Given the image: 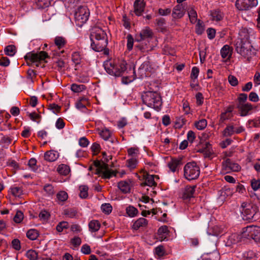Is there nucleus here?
I'll list each match as a JSON object with an SVG mask.
<instances>
[{
    "label": "nucleus",
    "mask_w": 260,
    "mask_h": 260,
    "mask_svg": "<svg viewBox=\"0 0 260 260\" xmlns=\"http://www.w3.org/2000/svg\"><path fill=\"white\" fill-rule=\"evenodd\" d=\"M240 38L238 39H242L243 41H248L249 39V34L248 29L244 28L241 29L239 33Z\"/></svg>",
    "instance_id": "46"
},
{
    "label": "nucleus",
    "mask_w": 260,
    "mask_h": 260,
    "mask_svg": "<svg viewBox=\"0 0 260 260\" xmlns=\"http://www.w3.org/2000/svg\"><path fill=\"white\" fill-rule=\"evenodd\" d=\"M101 210L106 214H109L112 210V207L110 204H104L101 206Z\"/></svg>",
    "instance_id": "57"
},
{
    "label": "nucleus",
    "mask_w": 260,
    "mask_h": 260,
    "mask_svg": "<svg viewBox=\"0 0 260 260\" xmlns=\"http://www.w3.org/2000/svg\"><path fill=\"white\" fill-rule=\"evenodd\" d=\"M186 123V120L183 117H179L176 119L175 127L177 128H181Z\"/></svg>",
    "instance_id": "54"
},
{
    "label": "nucleus",
    "mask_w": 260,
    "mask_h": 260,
    "mask_svg": "<svg viewBox=\"0 0 260 260\" xmlns=\"http://www.w3.org/2000/svg\"><path fill=\"white\" fill-rule=\"evenodd\" d=\"M4 52L6 55L13 56L16 53V47L14 45H9L5 48Z\"/></svg>",
    "instance_id": "43"
},
{
    "label": "nucleus",
    "mask_w": 260,
    "mask_h": 260,
    "mask_svg": "<svg viewBox=\"0 0 260 260\" xmlns=\"http://www.w3.org/2000/svg\"><path fill=\"white\" fill-rule=\"evenodd\" d=\"M188 15L191 23L194 24L198 21L197 12L192 8L188 9Z\"/></svg>",
    "instance_id": "34"
},
{
    "label": "nucleus",
    "mask_w": 260,
    "mask_h": 260,
    "mask_svg": "<svg viewBox=\"0 0 260 260\" xmlns=\"http://www.w3.org/2000/svg\"><path fill=\"white\" fill-rule=\"evenodd\" d=\"M235 46L237 52L249 60L256 54L257 50L252 47L249 41L237 39Z\"/></svg>",
    "instance_id": "3"
},
{
    "label": "nucleus",
    "mask_w": 260,
    "mask_h": 260,
    "mask_svg": "<svg viewBox=\"0 0 260 260\" xmlns=\"http://www.w3.org/2000/svg\"><path fill=\"white\" fill-rule=\"evenodd\" d=\"M54 44L59 49H61L67 44V40L62 37L57 36L54 39Z\"/></svg>",
    "instance_id": "33"
},
{
    "label": "nucleus",
    "mask_w": 260,
    "mask_h": 260,
    "mask_svg": "<svg viewBox=\"0 0 260 260\" xmlns=\"http://www.w3.org/2000/svg\"><path fill=\"white\" fill-rule=\"evenodd\" d=\"M91 47L96 52L104 51L105 54H108L109 50L106 49L108 39L106 33L102 28L95 27L92 29L90 36Z\"/></svg>",
    "instance_id": "2"
},
{
    "label": "nucleus",
    "mask_w": 260,
    "mask_h": 260,
    "mask_svg": "<svg viewBox=\"0 0 260 260\" xmlns=\"http://www.w3.org/2000/svg\"><path fill=\"white\" fill-rule=\"evenodd\" d=\"M247 236L256 241H260V227L256 226H249L246 228L244 236Z\"/></svg>",
    "instance_id": "11"
},
{
    "label": "nucleus",
    "mask_w": 260,
    "mask_h": 260,
    "mask_svg": "<svg viewBox=\"0 0 260 260\" xmlns=\"http://www.w3.org/2000/svg\"><path fill=\"white\" fill-rule=\"evenodd\" d=\"M58 201L61 202L66 201L68 198V193L64 191H60L56 195Z\"/></svg>",
    "instance_id": "52"
},
{
    "label": "nucleus",
    "mask_w": 260,
    "mask_h": 260,
    "mask_svg": "<svg viewBox=\"0 0 260 260\" xmlns=\"http://www.w3.org/2000/svg\"><path fill=\"white\" fill-rule=\"evenodd\" d=\"M241 239L242 236L241 235L237 233L232 234L229 236L226 244L227 246H231V245L235 244L241 241Z\"/></svg>",
    "instance_id": "24"
},
{
    "label": "nucleus",
    "mask_w": 260,
    "mask_h": 260,
    "mask_svg": "<svg viewBox=\"0 0 260 260\" xmlns=\"http://www.w3.org/2000/svg\"><path fill=\"white\" fill-rule=\"evenodd\" d=\"M26 257L30 260H36L38 258V253L34 250H29L26 253Z\"/></svg>",
    "instance_id": "51"
},
{
    "label": "nucleus",
    "mask_w": 260,
    "mask_h": 260,
    "mask_svg": "<svg viewBox=\"0 0 260 260\" xmlns=\"http://www.w3.org/2000/svg\"><path fill=\"white\" fill-rule=\"evenodd\" d=\"M211 16L212 19L216 21H220L223 18L222 13L218 10L213 11L211 14Z\"/></svg>",
    "instance_id": "48"
},
{
    "label": "nucleus",
    "mask_w": 260,
    "mask_h": 260,
    "mask_svg": "<svg viewBox=\"0 0 260 260\" xmlns=\"http://www.w3.org/2000/svg\"><path fill=\"white\" fill-rule=\"evenodd\" d=\"M181 160L177 158H172L171 160L168 162V166L170 170L175 172L177 170L178 166L180 165Z\"/></svg>",
    "instance_id": "29"
},
{
    "label": "nucleus",
    "mask_w": 260,
    "mask_h": 260,
    "mask_svg": "<svg viewBox=\"0 0 260 260\" xmlns=\"http://www.w3.org/2000/svg\"><path fill=\"white\" fill-rule=\"evenodd\" d=\"M155 254L159 257H161L164 255L165 251L162 246L160 245L156 247L155 248Z\"/></svg>",
    "instance_id": "59"
},
{
    "label": "nucleus",
    "mask_w": 260,
    "mask_h": 260,
    "mask_svg": "<svg viewBox=\"0 0 260 260\" xmlns=\"http://www.w3.org/2000/svg\"><path fill=\"white\" fill-rule=\"evenodd\" d=\"M44 159L49 162L55 161L59 157V153L55 150H50L44 153Z\"/></svg>",
    "instance_id": "21"
},
{
    "label": "nucleus",
    "mask_w": 260,
    "mask_h": 260,
    "mask_svg": "<svg viewBox=\"0 0 260 260\" xmlns=\"http://www.w3.org/2000/svg\"><path fill=\"white\" fill-rule=\"evenodd\" d=\"M94 166L96 168L95 174H100V171H101L105 167H106L107 164L104 162H101L99 160H95L93 162Z\"/></svg>",
    "instance_id": "47"
},
{
    "label": "nucleus",
    "mask_w": 260,
    "mask_h": 260,
    "mask_svg": "<svg viewBox=\"0 0 260 260\" xmlns=\"http://www.w3.org/2000/svg\"><path fill=\"white\" fill-rule=\"evenodd\" d=\"M196 103L197 105L201 106L204 103V96L201 92H198L196 95Z\"/></svg>",
    "instance_id": "62"
},
{
    "label": "nucleus",
    "mask_w": 260,
    "mask_h": 260,
    "mask_svg": "<svg viewBox=\"0 0 260 260\" xmlns=\"http://www.w3.org/2000/svg\"><path fill=\"white\" fill-rule=\"evenodd\" d=\"M89 105L88 99L85 97L80 98L76 103V107L81 111H85L86 109V107Z\"/></svg>",
    "instance_id": "22"
},
{
    "label": "nucleus",
    "mask_w": 260,
    "mask_h": 260,
    "mask_svg": "<svg viewBox=\"0 0 260 260\" xmlns=\"http://www.w3.org/2000/svg\"><path fill=\"white\" fill-rule=\"evenodd\" d=\"M118 187L123 193H128L131 189V182L129 181H121L118 183Z\"/></svg>",
    "instance_id": "25"
},
{
    "label": "nucleus",
    "mask_w": 260,
    "mask_h": 260,
    "mask_svg": "<svg viewBox=\"0 0 260 260\" xmlns=\"http://www.w3.org/2000/svg\"><path fill=\"white\" fill-rule=\"evenodd\" d=\"M232 110L231 108L226 109L225 112L222 113L220 115L219 121L221 123L224 122L225 120H228L232 117L231 112Z\"/></svg>",
    "instance_id": "36"
},
{
    "label": "nucleus",
    "mask_w": 260,
    "mask_h": 260,
    "mask_svg": "<svg viewBox=\"0 0 260 260\" xmlns=\"http://www.w3.org/2000/svg\"><path fill=\"white\" fill-rule=\"evenodd\" d=\"M49 57L48 54L45 51H40L38 53L34 52L27 53L24 58L26 60H29L32 62H37L44 60Z\"/></svg>",
    "instance_id": "8"
},
{
    "label": "nucleus",
    "mask_w": 260,
    "mask_h": 260,
    "mask_svg": "<svg viewBox=\"0 0 260 260\" xmlns=\"http://www.w3.org/2000/svg\"><path fill=\"white\" fill-rule=\"evenodd\" d=\"M139 154L140 150L137 147H131L127 149V155L130 158L138 159Z\"/></svg>",
    "instance_id": "32"
},
{
    "label": "nucleus",
    "mask_w": 260,
    "mask_h": 260,
    "mask_svg": "<svg viewBox=\"0 0 260 260\" xmlns=\"http://www.w3.org/2000/svg\"><path fill=\"white\" fill-rule=\"evenodd\" d=\"M138 163V159L129 158L126 160V166L130 170H132L136 168Z\"/></svg>",
    "instance_id": "37"
},
{
    "label": "nucleus",
    "mask_w": 260,
    "mask_h": 260,
    "mask_svg": "<svg viewBox=\"0 0 260 260\" xmlns=\"http://www.w3.org/2000/svg\"><path fill=\"white\" fill-rule=\"evenodd\" d=\"M237 108L241 116H246L253 110V107L251 104L246 103L245 104H238Z\"/></svg>",
    "instance_id": "15"
},
{
    "label": "nucleus",
    "mask_w": 260,
    "mask_h": 260,
    "mask_svg": "<svg viewBox=\"0 0 260 260\" xmlns=\"http://www.w3.org/2000/svg\"><path fill=\"white\" fill-rule=\"evenodd\" d=\"M79 196L81 198L85 199L88 197V187L86 185H81L79 187Z\"/></svg>",
    "instance_id": "44"
},
{
    "label": "nucleus",
    "mask_w": 260,
    "mask_h": 260,
    "mask_svg": "<svg viewBox=\"0 0 260 260\" xmlns=\"http://www.w3.org/2000/svg\"><path fill=\"white\" fill-rule=\"evenodd\" d=\"M185 6L183 4H178L174 7L172 17L175 19H180L185 14Z\"/></svg>",
    "instance_id": "16"
},
{
    "label": "nucleus",
    "mask_w": 260,
    "mask_h": 260,
    "mask_svg": "<svg viewBox=\"0 0 260 260\" xmlns=\"http://www.w3.org/2000/svg\"><path fill=\"white\" fill-rule=\"evenodd\" d=\"M204 31V26L203 25V23L200 20H198L196 26V32L198 35H202Z\"/></svg>",
    "instance_id": "53"
},
{
    "label": "nucleus",
    "mask_w": 260,
    "mask_h": 260,
    "mask_svg": "<svg viewBox=\"0 0 260 260\" xmlns=\"http://www.w3.org/2000/svg\"><path fill=\"white\" fill-rule=\"evenodd\" d=\"M127 39V44L126 47L127 50L129 51L133 49V45H134V39L132 35L128 34L126 37Z\"/></svg>",
    "instance_id": "55"
},
{
    "label": "nucleus",
    "mask_w": 260,
    "mask_h": 260,
    "mask_svg": "<svg viewBox=\"0 0 260 260\" xmlns=\"http://www.w3.org/2000/svg\"><path fill=\"white\" fill-rule=\"evenodd\" d=\"M89 14V11L86 7H79L75 13L76 24L79 27L83 26L88 20Z\"/></svg>",
    "instance_id": "6"
},
{
    "label": "nucleus",
    "mask_w": 260,
    "mask_h": 260,
    "mask_svg": "<svg viewBox=\"0 0 260 260\" xmlns=\"http://www.w3.org/2000/svg\"><path fill=\"white\" fill-rule=\"evenodd\" d=\"M99 175L106 179H109L111 177L116 175L114 171L110 170L108 169L107 165H106V167H105L101 171H100V173Z\"/></svg>",
    "instance_id": "27"
},
{
    "label": "nucleus",
    "mask_w": 260,
    "mask_h": 260,
    "mask_svg": "<svg viewBox=\"0 0 260 260\" xmlns=\"http://www.w3.org/2000/svg\"><path fill=\"white\" fill-rule=\"evenodd\" d=\"M148 220L143 218L140 217L133 222L132 229L134 230H138L147 227Z\"/></svg>",
    "instance_id": "18"
},
{
    "label": "nucleus",
    "mask_w": 260,
    "mask_h": 260,
    "mask_svg": "<svg viewBox=\"0 0 260 260\" xmlns=\"http://www.w3.org/2000/svg\"><path fill=\"white\" fill-rule=\"evenodd\" d=\"M82 57L80 53L78 51H75L72 54V60L76 66L80 64Z\"/></svg>",
    "instance_id": "39"
},
{
    "label": "nucleus",
    "mask_w": 260,
    "mask_h": 260,
    "mask_svg": "<svg viewBox=\"0 0 260 260\" xmlns=\"http://www.w3.org/2000/svg\"><path fill=\"white\" fill-rule=\"evenodd\" d=\"M233 190L229 187H225L219 191V198L221 201L224 200L227 197L232 196Z\"/></svg>",
    "instance_id": "26"
},
{
    "label": "nucleus",
    "mask_w": 260,
    "mask_h": 260,
    "mask_svg": "<svg viewBox=\"0 0 260 260\" xmlns=\"http://www.w3.org/2000/svg\"><path fill=\"white\" fill-rule=\"evenodd\" d=\"M257 5V0H237L236 2V6L240 10H246Z\"/></svg>",
    "instance_id": "12"
},
{
    "label": "nucleus",
    "mask_w": 260,
    "mask_h": 260,
    "mask_svg": "<svg viewBox=\"0 0 260 260\" xmlns=\"http://www.w3.org/2000/svg\"><path fill=\"white\" fill-rule=\"evenodd\" d=\"M228 80L230 84L233 86H236L238 84L237 78L233 75H230L228 77Z\"/></svg>",
    "instance_id": "64"
},
{
    "label": "nucleus",
    "mask_w": 260,
    "mask_h": 260,
    "mask_svg": "<svg viewBox=\"0 0 260 260\" xmlns=\"http://www.w3.org/2000/svg\"><path fill=\"white\" fill-rule=\"evenodd\" d=\"M28 165L32 171H35L37 170V160L35 158H31L30 159Z\"/></svg>",
    "instance_id": "61"
},
{
    "label": "nucleus",
    "mask_w": 260,
    "mask_h": 260,
    "mask_svg": "<svg viewBox=\"0 0 260 260\" xmlns=\"http://www.w3.org/2000/svg\"><path fill=\"white\" fill-rule=\"evenodd\" d=\"M183 170L184 177L188 180L197 179L200 174V168L194 161L187 163Z\"/></svg>",
    "instance_id": "5"
},
{
    "label": "nucleus",
    "mask_w": 260,
    "mask_h": 260,
    "mask_svg": "<svg viewBox=\"0 0 260 260\" xmlns=\"http://www.w3.org/2000/svg\"><path fill=\"white\" fill-rule=\"evenodd\" d=\"M44 190L49 195H52L54 193L53 187L50 184H47L45 185L44 187Z\"/></svg>",
    "instance_id": "63"
},
{
    "label": "nucleus",
    "mask_w": 260,
    "mask_h": 260,
    "mask_svg": "<svg viewBox=\"0 0 260 260\" xmlns=\"http://www.w3.org/2000/svg\"><path fill=\"white\" fill-rule=\"evenodd\" d=\"M196 127L199 130H203L206 128L207 125V121L205 119H202L194 123Z\"/></svg>",
    "instance_id": "41"
},
{
    "label": "nucleus",
    "mask_w": 260,
    "mask_h": 260,
    "mask_svg": "<svg viewBox=\"0 0 260 260\" xmlns=\"http://www.w3.org/2000/svg\"><path fill=\"white\" fill-rule=\"evenodd\" d=\"M38 231L35 229H30L26 233L27 237L31 240H36L38 238Z\"/></svg>",
    "instance_id": "40"
},
{
    "label": "nucleus",
    "mask_w": 260,
    "mask_h": 260,
    "mask_svg": "<svg viewBox=\"0 0 260 260\" xmlns=\"http://www.w3.org/2000/svg\"><path fill=\"white\" fill-rule=\"evenodd\" d=\"M23 219V214L20 211H18L14 217V221L16 223H20Z\"/></svg>",
    "instance_id": "58"
},
{
    "label": "nucleus",
    "mask_w": 260,
    "mask_h": 260,
    "mask_svg": "<svg viewBox=\"0 0 260 260\" xmlns=\"http://www.w3.org/2000/svg\"><path fill=\"white\" fill-rule=\"evenodd\" d=\"M239 210L244 220H256L258 219V209L255 205L242 202Z\"/></svg>",
    "instance_id": "4"
},
{
    "label": "nucleus",
    "mask_w": 260,
    "mask_h": 260,
    "mask_svg": "<svg viewBox=\"0 0 260 260\" xmlns=\"http://www.w3.org/2000/svg\"><path fill=\"white\" fill-rule=\"evenodd\" d=\"M86 89V86L83 84H77L75 83L71 85V89L74 92H80Z\"/></svg>",
    "instance_id": "42"
},
{
    "label": "nucleus",
    "mask_w": 260,
    "mask_h": 260,
    "mask_svg": "<svg viewBox=\"0 0 260 260\" xmlns=\"http://www.w3.org/2000/svg\"><path fill=\"white\" fill-rule=\"evenodd\" d=\"M157 88L154 82L146 83L145 90L142 92L141 98L143 103L148 107L158 111L162 105V101L160 94L156 91Z\"/></svg>",
    "instance_id": "1"
},
{
    "label": "nucleus",
    "mask_w": 260,
    "mask_h": 260,
    "mask_svg": "<svg viewBox=\"0 0 260 260\" xmlns=\"http://www.w3.org/2000/svg\"><path fill=\"white\" fill-rule=\"evenodd\" d=\"M153 33L149 27H145L142 29L139 34L136 36L135 40L137 42H141L146 39L151 38Z\"/></svg>",
    "instance_id": "13"
},
{
    "label": "nucleus",
    "mask_w": 260,
    "mask_h": 260,
    "mask_svg": "<svg viewBox=\"0 0 260 260\" xmlns=\"http://www.w3.org/2000/svg\"><path fill=\"white\" fill-rule=\"evenodd\" d=\"M69 228V223L66 221H61L56 226V229L57 232L60 233L63 231L64 229Z\"/></svg>",
    "instance_id": "50"
},
{
    "label": "nucleus",
    "mask_w": 260,
    "mask_h": 260,
    "mask_svg": "<svg viewBox=\"0 0 260 260\" xmlns=\"http://www.w3.org/2000/svg\"><path fill=\"white\" fill-rule=\"evenodd\" d=\"M251 186L254 190H257L260 188V180L255 179H252L251 180Z\"/></svg>",
    "instance_id": "60"
},
{
    "label": "nucleus",
    "mask_w": 260,
    "mask_h": 260,
    "mask_svg": "<svg viewBox=\"0 0 260 260\" xmlns=\"http://www.w3.org/2000/svg\"><path fill=\"white\" fill-rule=\"evenodd\" d=\"M195 188V186H187L183 191L182 198L185 200L193 198Z\"/></svg>",
    "instance_id": "20"
},
{
    "label": "nucleus",
    "mask_w": 260,
    "mask_h": 260,
    "mask_svg": "<svg viewBox=\"0 0 260 260\" xmlns=\"http://www.w3.org/2000/svg\"><path fill=\"white\" fill-rule=\"evenodd\" d=\"M126 213L129 217L133 218L137 216L139 214L138 210L132 205H129L125 208Z\"/></svg>",
    "instance_id": "31"
},
{
    "label": "nucleus",
    "mask_w": 260,
    "mask_h": 260,
    "mask_svg": "<svg viewBox=\"0 0 260 260\" xmlns=\"http://www.w3.org/2000/svg\"><path fill=\"white\" fill-rule=\"evenodd\" d=\"M140 174H142V179L145 180V182L142 185H147L150 187L156 186L157 183L155 180L159 179L157 175H149L146 171L143 170L141 171Z\"/></svg>",
    "instance_id": "9"
},
{
    "label": "nucleus",
    "mask_w": 260,
    "mask_h": 260,
    "mask_svg": "<svg viewBox=\"0 0 260 260\" xmlns=\"http://www.w3.org/2000/svg\"><path fill=\"white\" fill-rule=\"evenodd\" d=\"M89 230L92 232L98 231L101 226V224L98 220H92L88 224Z\"/></svg>",
    "instance_id": "35"
},
{
    "label": "nucleus",
    "mask_w": 260,
    "mask_h": 260,
    "mask_svg": "<svg viewBox=\"0 0 260 260\" xmlns=\"http://www.w3.org/2000/svg\"><path fill=\"white\" fill-rule=\"evenodd\" d=\"M222 170L225 173H228L231 171L238 172L240 171L241 169L238 164L232 161L229 158H227L224 160L222 162Z\"/></svg>",
    "instance_id": "7"
},
{
    "label": "nucleus",
    "mask_w": 260,
    "mask_h": 260,
    "mask_svg": "<svg viewBox=\"0 0 260 260\" xmlns=\"http://www.w3.org/2000/svg\"><path fill=\"white\" fill-rule=\"evenodd\" d=\"M234 123H230L226 125L222 132V135L225 137H231L235 134Z\"/></svg>",
    "instance_id": "30"
},
{
    "label": "nucleus",
    "mask_w": 260,
    "mask_h": 260,
    "mask_svg": "<svg viewBox=\"0 0 260 260\" xmlns=\"http://www.w3.org/2000/svg\"><path fill=\"white\" fill-rule=\"evenodd\" d=\"M126 65L127 63L125 61H117L116 68L115 69V71L117 72L114 73V76L115 77H119L122 76L126 70Z\"/></svg>",
    "instance_id": "17"
},
{
    "label": "nucleus",
    "mask_w": 260,
    "mask_h": 260,
    "mask_svg": "<svg viewBox=\"0 0 260 260\" xmlns=\"http://www.w3.org/2000/svg\"><path fill=\"white\" fill-rule=\"evenodd\" d=\"M57 170L60 174L65 176L67 175L70 171L69 167L64 164L59 165Z\"/></svg>",
    "instance_id": "38"
},
{
    "label": "nucleus",
    "mask_w": 260,
    "mask_h": 260,
    "mask_svg": "<svg viewBox=\"0 0 260 260\" xmlns=\"http://www.w3.org/2000/svg\"><path fill=\"white\" fill-rule=\"evenodd\" d=\"M99 134L104 140L107 141L111 137V133L109 129L104 128L100 132Z\"/></svg>",
    "instance_id": "49"
},
{
    "label": "nucleus",
    "mask_w": 260,
    "mask_h": 260,
    "mask_svg": "<svg viewBox=\"0 0 260 260\" xmlns=\"http://www.w3.org/2000/svg\"><path fill=\"white\" fill-rule=\"evenodd\" d=\"M10 189L11 193L15 197H20L22 194V189L20 187L12 186Z\"/></svg>",
    "instance_id": "45"
},
{
    "label": "nucleus",
    "mask_w": 260,
    "mask_h": 260,
    "mask_svg": "<svg viewBox=\"0 0 260 260\" xmlns=\"http://www.w3.org/2000/svg\"><path fill=\"white\" fill-rule=\"evenodd\" d=\"M168 233V228L166 225L160 226L157 231V234L159 236V239L161 241L165 240L167 239Z\"/></svg>",
    "instance_id": "28"
},
{
    "label": "nucleus",
    "mask_w": 260,
    "mask_h": 260,
    "mask_svg": "<svg viewBox=\"0 0 260 260\" xmlns=\"http://www.w3.org/2000/svg\"><path fill=\"white\" fill-rule=\"evenodd\" d=\"M145 4L142 0H136L134 4V12L137 16H141L144 11Z\"/></svg>",
    "instance_id": "19"
},
{
    "label": "nucleus",
    "mask_w": 260,
    "mask_h": 260,
    "mask_svg": "<svg viewBox=\"0 0 260 260\" xmlns=\"http://www.w3.org/2000/svg\"><path fill=\"white\" fill-rule=\"evenodd\" d=\"M155 66L149 60L145 61L139 67V71L142 76H149L150 73L154 72Z\"/></svg>",
    "instance_id": "10"
},
{
    "label": "nucleus",
    "mask_w": 260,
    "mask_h": 260,
    "mask_svg": "<svg viewBox=\"0 0 260 260\" xmlns=\"http://www.w3.org/2000/svg\"><path fill=\"white\" fill-rule=\"evenodd\" d=\"M117 63V61L113 59L107 60L104 61L103 66L107 73L114 76V73L117 72L115 71Z\"/></svg>",
    "instance_id": "14"
},
{
    "label": "nucleus",
    "mask_w": 260,
    "mask_h": 260,
    "mask_svg": "<svg viewBox=\"0 0 260 260\" xmlns=\"http://www.w3.org/2000/svg\"><path fill=\"white\" fill-rule=\"evenodd\" d=\"M36 3L38 7L41 9L47 8L50 4L48 0H38Z\"/></svg>",
    "instance_id": "56"
},
{
    "label": "nucleus",
    "mask_w": 260,
    "mask_h": 260,
    "mask_svg": "<svg viewBox=\"0 0 260 260\" xmlns=\"http://www.w3.org/2000/svg\"><path fill=\"white\" fill-rule=\"evenodd\" d=\"M233 49L228 45H224L220 50L221 56L222 58L230 59L232 56Z\"/></svg>",
    "instance_id": "23"
}]
</instances>
